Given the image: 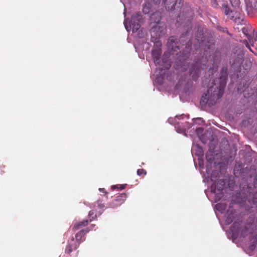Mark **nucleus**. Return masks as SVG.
Returning a JSON list of instances; mask_svg holds the SVG:
<instances>
[{
  "label": "nucleus",
  "instance_id": "obj_1",
  "mask_svg": "<svg viewBox=\"0 0 257 257\" xmlns=\"http://www.w3.org/2000/svg\"><path fill=\"white\" fill-rule=\"evenodd\" d=\"M226 77H221L217 79L211 83L206 93L203 96L202 100L206 103L212 104L211 101H215L221 97L224 88L226 85Z\"/></svg>",
  "mask_w": 257,
  "mask_h": 257
},
{
  "label": "nucleus",
  "instance_id": "obj_2",
  "mask_svg": "<svg viewBox=\"0 0 257 257\" xmlns=\"http://www.w3.org/2000/svg\"><path fill=\"white\" fill-rule=\"evenodd\" d=\"M157 32V28H154L151 32L152 41L155 43V48L152 50V56L154 58V61L156 65L159 63V58L161 54L160 47L161 43L158 39L160 37L155 36Z\"/></svg>",
  "mask_w": 257,
  "mask_h": 257
},
{
  "label": "nucleus",
  "instance_id": "obj_3",
  "mask_svg": "<svg viewBox=\"0 0 257 257\" xmlns=\"http://www.w3.org/2000/svg\"><path fill=\"white\" fill-rule=\"evenodd\" d=\"M141 19L140 14L137 13L132 16L131 21L126 19L124 22L125 29L129 32L132 30L133 32H137L140 28L139 22Z\"/></svg>",
  "mask_w": 257,
  "mask_h": 257
},
{
  "label": "nucleus",
  "instance_id": "obj_4",
  "mask_svg": "<svg viewBox=\"0 0 257 257\" xmlns=\"http://www.w3.org/2000/svg\"><path fill=\"white\" fill-rule=\"evenodd\" d=\"M151 20L154 23L157 24L156 26L153 27L151 30H152L154 28H157V32L155 36H158V37H160L162 35L165 34V31L166 30V28L163 26H161L158 24V23L161 20L160 14L159 12H156L153 14L151 16ZM151 32L152 31H151Z\"/></svg>",
  "mask_w": 257,
  "mask_h": 257
},
{
  "label": "nucleus",
  "instance_id": "obj_5",
  "mask_svg": "<svg viewBox=\"0 0 257 257\" xmlns=\"http://www.w3.org/2000/svg\"><path fill=\"white\" fill-rule=\"evenodd\" d=\"M224 182L222 180H219L216 184V183H213L211 186V191L213 194L215 198L216 201H218L222 197V190L223 188Z\"/></svg>",
  "mask_w": 257,
  "mask_h": 257
},
{
  "label": "nucleus",
  "instance_id": "obj_6",
  "mask_svg": "<svg viewBox=\"0 0 257 257\" xmlns=\"http://www.w3.org/2000/svg\"><path fill=\"white\" fill-rule=\"evenodd\" d=\"M192 153L199 157L202 156L203 155V150L198 145L194 144L192 147Z\"/></svg>",
  "mask_w": 257,
  "mask_h": 257
},
{
  "label": "nucleus",
  "instance_id": "obj_7",
  "mask_svg": "<svg viewBox=\"0 0 257 257\" xmlns=\"http://www.w3.org/2000/svg\"><path fill=\"white\" fill-rule=\"evenodd\" d=\"M177 0H165L164 2L165 7L168 10L173 9L176 5Z\"/></svg>",
  "mask_w": 257,
  "mask_h": 257
},
{
  "label": "nucleus",
  "instance_id": "obj_8",
  "mask_svg": "<svg viewBox=\"0 0 257 257\" xmlns=\"http://www.w3.org/2000/svg\"><path fill=\"white\" fill-rule=\"evenodd\" d=\"M223 10L225 14L228 16V18H233L234 17V12L230 10L229 8L227 6H223Z\"/></svg>",
  "mask_w": 257,
  "mask_h": 257
},
{
  "label": "nucleus",
  "instance_id": "obj_9",
  "mask_svg": "<svg viewBox=\"0 0 257 257\" xmlns=\"http://www.w3.org/2000/svg\"><path fill=\"white\" fill-rule=\"evenodd\" d=\"M226 208V205L224 203H218L215 205V208L220 212H223Z\"/></svg>",
  "mask_w": 257,
  "mask_h": 257
},
{
  "label": "nucleus",
  "instance_id": "obj_10",
  "mask_svg": "<svg viewBox=\"0 0 257 257\" xmlns=\"http://www.w3.org/2000/svg\"><path fill=\"white\" fill-rule=\"evenodd\" d=\"M88 223V221L87 220H83L82 222H80V223L76 224L74 225V227L75 229H78L79 228L80 226H85Z\"/></svg>",
  "mask_w": 257,
  "mask_h": 257
},
{
  "label": "nucleus",
  "instance_id": "obj_11",
  "mask_svg": "<svg viewBox=\"0 0 257 257\" xmlns=\"http://www.w3.org/2000/svg\"><path fill=\"white\" fill-rule=\"evenodd\" d=\"M126 195L125 194H121L120 196H118L117 197V199L115 200V202H118L120 201H122L121 202H120L119 204H118L117 205H119L122 202H123L124 200L125 199Z\"/></svg>",
  "mask_w": 257,
  "mask_h": 257
},
{
  "label": "nucleus",
  "instance_id": "obj_12",
  "mask_svg": "<svg viewBox=\"0 0 257 257\" xmlns=\"http://www.w3.org/2000/svg\"><path fill=\"white\" fill-rule=\"evenodd\" d=\"M230 3L232 7H237L239 4V0H230Z\"/></svg>",
  "mask_w": 257,
  "mask_h": 257
},
{
  "label": "nucleus",
  "instance_id": "obj_13",
  "mask_svg": "<svg viewBox=\"0 0 257 257\" xmlns=\"http://www.w3.org/2000/svg\"><path fill=\"white\" fill-rule=\"evenodd\" d=\"M84 234V232L83 231H80V232L77 233L76 234V239L77 240H79L81 239V236L82 235H83Z\"/></svg>",
  "mask_w": 257,
  "mask_h": 257
},
{
  "label": "nucleus",
  "instance_id": "obj_14",
  "mask_svg": "<svg viewBox=\"0 0 257 257\" xmlns=\"http://www.w3.org/2000/svg\"><path fill=\"white\" fill-rule=\"evenodd\" d=\"M137 174L139 176L142 175V174H144V175H146V172L145 170L144 169H138V171H137Z\"/></svg>",
  "mask_w": 257,
  "mask_h": 257
},
{
  "label": "nucleus",
  "instance_id": "obj_15",
  "mask_svg": "<svg viewBox=\"0 0 257 257\" xmlns=\"http://www.w3.org/2000/svg\"><path fill=\"white\" fill-rule=\"evenodd\" d=\"M143 11L145 14H147L149 12V8H147L146 6L144 7Z\"/></svg>",
  "mask_w": 257,
  "mask_h": 257
},
{
  "label": "nucleus",
  "instance_id": "obj_16",
  "mask_svg": "<svg viewBox=\"0 0 257 257\" xmlns=\"http://www.w3.org/2000/svg\"><path fill=\"white\" fill-rule=\"evenodd\" d=\"M256 243V239H253V244L250 246V249L253 250L255 248V244Z\"/></svg>",
  "mask_w": 257,
  "mask_h": 257
},
{
  "label": "nucleus",
  "instance_id": "obj_17",
  "mask_svg": "<svg viewBox=\"0 0 257 257\" xmlns=\"http://www.w3.org/2000/svg\"><path fill=\"white\" fill-rule=\"evenodd\" d=\"M162 75V73H160V72H158L157 71H156L154 75L156 77H159L160 76H161Z\"/></svg>",
  "mask_w": 257,
  "mask_h": 257
},
{
  "label": "nucleus",
  "instance_id": "obj_18",
  "mask_svg": "<svg viewBox=\"0 0 257 257\" xmlns=\"http://www.w3.org/2000/svg\"><path fill=\"white\" fill-rule=\"evenodd\" d=\"M170 66H171V65H170V63L169 62L168 63H167V64H166V69H169V67H170Z\"/></svg>",
  "mask_w": 257,
  "mask_h": 257
},
{
  "label": "nucleus",
  "instance_id": "obj_19",
  "mask_svg": "<svg viewBox=\"0 0 257 257\" xmlns=\"http://www.w3.org/2000/svg\"><path fill=\"white\" fill-rule=\"evenodd\" d=\"M247 37L250 42V41L253 42L252 39L250 38V36H247Z\"/></svg>",
  "mask_w": 257,
  "mask_h": 257
},
{
  "label": "nucleus",
  "instance_id": "obj_20",
  "mask_svg": "<svg viewBox=\"0 0 257 257\" xmlns=\"http://www.w3.org/2000/svg\"><path fill=\"white\" fill-rule=\"evenodd\" d=\"M124 188H125V185H122L120 187V190H123V189H124Z\"/></svg>",
  "mask_w": 257,
  "mask_h": 257
},
{
  "label": "nucleus",
  "instance_id": "obj_21",
  "mask_svg": "<svg viewBox=\"0 0 257 257\" xmlns=\"http://www.w3.org/2000/svg\"><path fill=\"white\" fill-rule=\"evenodd\" d=\"M246 47H247L250 51H252V50H251L249 45L248 44V43L246 42Z\"/></svg>",
  "mask_w": 257,
  "mask_h": 257
},
{
  "label": "nucleus",
  "instance_id": "obj_22",
  "mask_svg": "<svg viewBox=\"0 0 257 257\" xmlns=\"http://www.w3.org/2000/svg\"><path fill=\"white\" fill-rule=\"evenodd\" d=\"M94 214V212L92 211L89 212V216H91V215H93Z\"/></svg>",
  "mask_w": 257,
  "mask_h": 257
},
{
  "label": "nucleus",
  "instance_id": "obj_23",
  "mask_svg": "<svg viewBox=\"0 0 257 257\" xmlns=\"http://www.w3.org/2000/svg\"><path fill=\"white\" fill-rule=\"evenodd\" d=\"M99 190L100 192H104V189L99 188Z\"/></svg>",
  "mask_w": 257,
  "mask_h": 257
},
{
  "label": "nucleus",
  "instance_id": "obj_24",
  "mask_svg": "<svg viewBox=\"0 0 257 257\" xmlns=\"http://www.w3.org/2000/svg\"><path fill=\"white\" fill-rule=\"evenodd\" d=\"M117 187L116 185H113L111 186V189H114L115 188H116Z\"/></svg>",
  "mask_w": 257,
  "mask_h": 257
},
{
  "label": "nucleus",
  "instance_id": "obj_25",
  "mask_svg": "<svg viewBox=\"0 0 257 257\" xmlns=\"http://www.w3.org/2000/svg\"><path fill=\"white\" fill-rule=\"evenodd\" d=\"M253 36H254V37H255L254 40L256 41L257 40V35L256 34L255 35L253 34Z\"/></svg>",
  "mask_w": 257,
  "mask_h": 257
},
{
  "label": "nucleus",
  "instance_id": "obj_26",
  "mask_svg": "<svg viewBox=\"0 0 257 257\" xmlns=\"http://www.w3.org/2000/svg\"><path fill=\"white\" fill-rule=\"evenodd\" d=\"M231 221H232L231 220H226V223H230Z\"/></svg>",
  "mask_w": 257,
  "mask_h": 257
},
{
  "label": "nucleus",
  "instance_id": "obj_27",
  "mask_svg": "<svg viewBox=\"0 0 257 257\" xmlns=\"http://www.w3.org/2000/svg\"><path fill=\"white\" fill-rule=\"evenodd\" d=\"M242 32H243L244 34H245V28H243V29H242Z\"/></svg>",
  "mask_w": 257,
  "mask_h": 257
},
{
  "label": "nucleus",
  "instance_id": "obj_28",
  "mask_svg": "<svg viewBox=\"0 0 257 257\" xmlns=\"http://www.w3.org/2000/svg\"><path fill=\"white\" fill-rule=\"evenodd\" d=\"M210 180H211V181H214V180H213V177H212V176H211V177H210Z\"/></svg>",
  "mask_w": 257,
  "mask_h": 257
},
{
  "label": "nucleus",
  "instance_id": "obj_29",
  "mask_svg": "<svg viewBox=\"0 0 257 257\" xmlns=\"http://www.w3.org/2000/svg\"><path fill=\"white\" fill-rule=\"evenodd\" d=\"M99 206L100 207H103L104 206V205H103V204H101V205L99 204Z\"/></svg>",
  "mask_w": 257,
  "mask_h": 257
},
{
  "label": "nucleus",
  "instance_id": "obj_30",
  "mask_svg": "<svg viewBox=\"0 0 257 257\" xmlns=\"http://www.w3.org/2000/svg\"><path fill=\"white\" fill-rule=\"evenodd\" d=\"M111 207L112 208H114L115 207H116V206L111 204Z\"/></svg>",
  "mask_w": 257,
  "mask_h": 257
},
{
  "label": "nucleus",
  "instance_id": "obj_31",
  "mask_svg": "<svg viewBox=\"0 0 257 257\" xmlns=\"http://www.w3.org/2000/svg\"><path fill=\"white\" fill-rule=\"evenodd\" d=\"M241 235L243 236V237H244L245 235H244V233L243 232V231L241 232Z\"/></svg>",
  "mask_w": 257,
  "mask_h": 257
},
{
  "label": "nucleus",
  "instance_id": "obj_32",
  "mask_svg": "<svg viewBox=\"0 0 257 257\" xmlns=\"http://www.w3.org/2000/svg\"><path fill=\"white\" fill-rule=\"evenodd\" d=\"M206 159L208 161L210 160V159L208 158V156H206Z\"/></svg>",
  "mask_w": 257,
  "mask_h": 257
}]
</instances>
